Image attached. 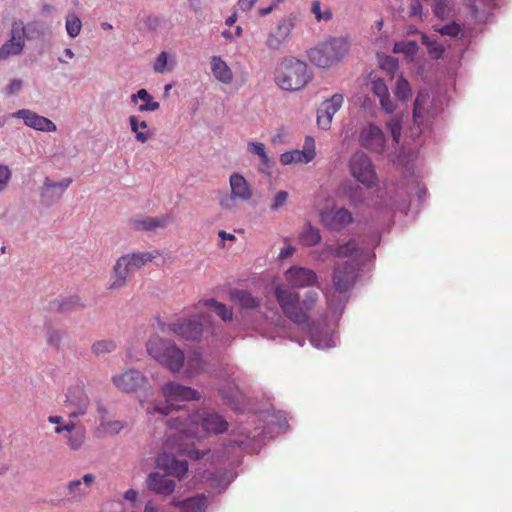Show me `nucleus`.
Instances as JSON below:
<instances>
[{
  "mask_svg": "<svg viewBox=\"0 0 512 512\" xmlns=\"http://www.w3.org/2000/svg\"><path fill=\"white\" fill-rule=\"evenodd\" d=\"M315 154L314 139L306 137L303 150H292L282 153L280 156V162L283 165L309 163L314 159Z\"/></svg>",
  "mask_w": 512,
  "mask_h": 512,
  "instance_id": "23",
  "label": "nucleus"
},
{
  "mask_svg": "<svg viewBox=\"0 0 512 512\" xmlns=\"http://www.w3.org/2000/svg\"><path fill=\"white\" fill-rule=\"evenodd\" d=\"M22 28L24 30V40L39 39L44 34L41 25L37 22H30L25 25L24 22L22 21Z\"/></svg>",
  "mask_w": 512,
  "mask_h": 512,
  "instance_id": "42",
  "label": "nucleus"
},
{
  "mask_svg": "<svg viewBox=\"0 0 512 512\" xmlns=\"http://www.w3.org/2000/svg\"><path fill=\"white\" fill-rule=\"evenodd\" d=\"M296 16L290 14L282 18L276 27L272 29L265 42L266 47L271 51L279 50L288 40L291 31L295 27Z\"/></svg>",
  "mask_w": 512,
  "mask_h": 512,
  "instance_id": "17",
  "label": "nucleus"
},
{
  "mask_svg": "<svg viewBox=\"0 0 512 512\" xmlns=\"http://www.w3.org/2000/svg\"><path fill=\"white\" fill-rule=\"evenodd\" d=\"M65 27H66L67 34L71 38H76L81 32V28H82L81 19L75 13H69L66 16Z\"/></svg>",
  "mask_w": 512,
  "mask_h": 512,
  "instance_id": "40",
  "label": "nucleus"
},
{
  "mask_svg": "<svg viewBox=\"0 0 512 512\" xmlns=\"http://www.w3.org/2000/svg\"><path fill=\"white\" fill-rule=\"evenodd\" d=\"M311 11L317 21H329L332 18V11L329 7L322 9L320 1H313Z\"/></svg>",
  "mask_w": 512,
  "mask_h": 512,
  "instance_id": "46",
  "label": "nucleus"
},
{
  "mask_svg": "<svg viewBox=\"0 0 512 512\" xmlns=\"http://www.w3.org/2000/svg\"><path fill=\"white\" fill-rule=\"evenodd\" d=\"M184 437L179 431L168 435L164 443L163 453L156 458V464L159 468L179 479L186 475L188 463L186 460L177 459L174 452L195 460L203 458L207 453V450L195 448L194 443H188L184 440Z\"/></svg>",
  "mask_w": 512,
  "mask_h": 512,
  "instance_id": "2",
  "label": "nucleus"
},
{
  "mask_svg": "<svg viewBox=\"0 0 512 512\" xmlns=\"http://www.w3.org/2000/svg\"><path fill=\"white\" fill-rule=\"evenodd\" d=\"M129 123H130V128H131L132 132L135 133L136 140L141 143L147 142V140L150 137V134L148 132H143V131L139 130L140 128L146 129L148 127L147 122L144 120L140 121L137 116L131 115L129 117Z\"/></svg>",
  "mask_w": 512,
  "mask_h": 512,
  "instance_id": "39",
  "label": "nucleus"
},
{
  "mask_svg": "<svg viewBox=\"0 0 512 512\" xmlns=\"http://www.w3.org/2000/svg\"><path fill=\"white\" fill-rule=\"evenodd\" d=\"M94 481L95 476L91 473L85 474L81 479L71 480L66 486L70 500L74 502L81 501L87 495Z\"/></svg>",
  "mask_w": 512,
  "mask_h": 512,
  "instance_id": "29",
  "label": "nucleus"
},
{
  "mask_svg": "<svg viewBox=\"0 0 512 512\" xmlns=\"http://www.w3.org/2000/svg\"><path fill=\"white\" fill-rule=\"evenodd\" d=\"M210 64L211 72L219 82L223 84H230L233 81L232 70L220 56H212Z\"/></svg>",
  "mask_w": 512,
  "mask_h": 512,
  "instance_id": "32",
  "label": "nucleus"
},
{
  "mask_svg": "<svg viewBox=\"0 0 512 512\" xmlns=\"http://www.w3.org/2000/svg\"><path fill=\"white\" fill-rule=\"evenodd\" d=\"M285 278L294 288H305L317 283L316 273L305 267H291L285 272Z\"/></svg>",
  "mask_w": 512,
  "mask_h": 512,
  "instance_id": "25",
  "label": "nucleus"
},
{
  "mask_svg": "<svg viewBox=\"0 0 512 512\" xmlns=\"http://www.w3.org/2000/svg\"><path fill=\"white\" fill-rule=\"evenodd\" d=\"M345 194L353 206H359L364 203L367 198L366 190L359 185H348L345 187Z\"/></svg>",
  "mask_w": 512,
  "mask_h": 512,
  "instance_id": "38",
  "label": "nucleus"
},
{
  "mask_svg": "<svg viewBox=\"0 0 512 512\" xmlns=\"http://www.w3.org/2000/svg\"><path fill=\"white\" fill-rule=\"evenodd\" d=\"M89 404L90 400L82 383H77L67 389L63 405L70 419L86 414Z\"/></svg>",
  "mask_w": 512,
  "mask_h": 512,
  "instance_id": "14",
  "label": "nucleus"
},
{
  "mask_svg": "<svg viewBox=\"0 0 512 512\" xmlns=\"http://www.w3.org/2000/svg\"><path fill=\"white\" fill-rule=\"evenodd\" d=\"M234 301L238 302L242 307V317L245 322L255 329L261 321L267 320L268 317L258 309L259 301L253 297L251 293L245 290H234L231 293Z\"/></svg>",
  "mask_w": 512,
  "mask_h": 512,
  "instance_id": "12",
  "label": "nucleus"
},
{
  "mask_svg": "<svg viewBox=\"0 0 512 512\" xmlns=\"http://www.w3.org/2000/svg\"><path fill=\"white\" fill-rule=\"evenodd\" d=\"M372 92L378 97L381 108L390 114V118L386 121V128L389 130L394 144H399L402 134L403 114L394 113L396 104L391 99L389 90L384 80L381 78L374 79L371 83Z\"/></svg>",
  "mask_w": 512,
  "mask_h": 512,
  "instance_id": "7",
  "label": "nucleus"
},
{
  "mask_svg": "<svg viewBox=\"0 0 512 512\" xmlns=\"http://www.w3.org/2000/svg\"><path fill=\"white\" fill-rule=\"evenodd\" d=\"M275 297L287 318L298 325L308 324L309 316L302 310L299 293L289 287L278 285L275 288Z\"/></svg>",
  "mask_w": 512,
  "mask_h": 512,
  "instance_id": "9",
  "label": "nucleus"
},
{
  "mask_svg": "<svg viewBox=\"0 0 512 512\" xmlns=\"http://www.w3.org/2000/svg\"><path fill=\"white\" fill-rule=\"evenodd\" d=\"M25 46L22 21L16 20L11 24L10 38L0 47V60L10 56H17L23 52Z\"/></svg>",
  "mask_w": 512,
  "mask_h": 512,
  "instance_id": "19",
  "label": "nucleus"
},
{
  "mask_svg": "<svg viewBox=\"0 0 512 512\" xmlns=\"http://www.w3.org/2000/svg\"><path fill=\"white\" fill-rule=\"evenodd\" d=\"M287 199H288V192L283 191V190L279 191L274 197L273 204L271 205V210L278 211L281 207L284 206Z\"/></svg>",
  "mask_w": 512,
  "mask_h": 512,
  "instance_id": "54",
  "label": "nucleus"
},
{
  "mask_svg": "<svg viewBox=\"0 0 512 512\" xmlns=\"http://www.w3.org/2000/svg\"><path fill=\"white\" fill-rule=\"evenodd\" d=\"M422 12V4L418 0L412 1L410 5V16H419Z\"/></svg>",
  "mask_w": 512,
  "mask_h": 512,
  "instance_id": "60",
  "label": "nucleus"
},
{
  "mask_svg": "<svg viewBox=\"0 0 512 512\" xmlns=\"http://www.w3.org/2000/svg\"><path fill=\"white\" fill-rule=\"evenodd\" d=\"M148 354L172 373H177L184 365L185 357L174 342L158 335L150 337L146 343Z\"/></svg>",
  "mask_w": 512,
  "mask_h": 512,
  "instance_id": "6",
  "label": "nucleus"
},
{
  "mask_svg": "<svg viewBox=\"0 0 512 512\" xmlns=\"http://www.w3.org/2000/svg\"><path fill=\"white\" fill-rule=\"evenodd\" d=\"M202 369V362L199 359H195L188 361L186 373L188 374V376H194Z\"/></svg>",
  "mask_w": 512,
  "mask_h": 512,
  "instance_id": "55",
  "label": "nucleus"
},
{
  "mask_svg": "<svg viewBox=\"0 0 512 512\" xmlns=\"http://www.w3.org/2000/svg\"><path fill=\"white\" fill-rule=\"evenodd\" d=\"M115 349L116 344L112 340H99L92 345V352L96 356L112 353Z\"/></svg>",
  "mask_w": 512,
  "mask_h": 512,
  "instance_id": "44",
  "label": "nucleus"
},
{
  "mask_svg": "<svg viewBox=\"0 0 512 512\" xmlns=\"http://www.w3.org/2000/svg\"><path fill=\"white\" fill-rule=\"evenodd\" d=\"M22 88V80L13 79L6 87V95L11 96L20 92Z\"/></svg>",
  "mask_w": 512,
  "mask_h": 512,
  "instance_id": "56",
  "label": "nucleus"
},
{
  "mask_svg": "<svg viewBox=\"0 0 512 512\" xmlns=\"http://www.w3.org/2000/svg\"><path fill=\"white\" fill-rule=\"evenodd\" d=\"M348 51L343 38H331L308 51V58L315 66L328 68L341 60Z\"/></svg>",
  "mask_w": 512,
  "mask_h": 512,
  "instance_id": "8",
  "label": "nucleus"
},
{
  "mask_svg": "<svg viewBox=\"0 0 512 512\" xmlns=\"http://www.w3.org/2000/svg\"><path fill=\"white\" fill-rule=\"evenodd\" d=\"M435 114L429 94L425 90L419 91L413 107V127L410 128V136L414 141L420 137L423 128Z\"/></svg>",
  "mask_w": 512,
  "mask_h": 512,
  "instance_id": "11",
  "label": "nucleus"
},
{
  "mask_svg": "<svg viewBox=\"0 0 512 512\" xmlns=\"http://www.w3.org/2000/svg\"><path fill=\"white\" fill-rule=\"evenodd\" d=\"M435 31L441 35L449 36L451 38H457L461 34V27L456 22H451L447 25L435 27Z\"/></svg>",
  "mask_w": 512,
  "mask_h": 512,
  "instance_id": "47",
  "label": "nucleus"
},
{
  "mask_svg": "<svg viewBox=\"0 0 512 512\" xmlns=\"http://www.w3.org/2000/svg\"><path fill=\"white\" fill-rule=\"evenodd\" d=\"M219 394L233 409L239 408L241 404V395L236 385L229 383L223 386L219 389Z\"/></svg>",
  "mask_w": 512,
  "mask_h": 512,
  "instance_id": "36",
  "label": "nucleus"
},
{
  "mask_svg": "<svg viewBox=\"0 0 512 512\" xmlns=\"http://www.w3.org/2000/svg\"><path fill=\"white\" fill-rule=\"evenodd\" d=\"M48 345L55 347L57 350L60 349V344L63 338V332L61 330L49 327L46 332Z\"/></svg>",
  "mask_w": 512,
  "mask_h": 512,
  "instance_id": "49",
  "label": "nucleus"
},
{
  "mask_svg": "<svg viewBox=\"0 0 512 512\" xmlns=\"http://www.w3.org/2000/svg\"><path fill=\"white\" fill-rule=\"evenodd\" d=\"M231 194L237 199L248 201L252 197V192L246 179L238 173L230 176Z\"/></svg>",
  "mask_w": 512,
  "mask_h": 512,
  "instance_id": "33",
  "label": "nucleus"
},
{
  "mask_svg": "<svg viewBox=\"0 0 512 512\" xmlns=\"http://www.w3.org/2000/svg\"><path fill=\"white\" fill-rule=\"evenodd\" d=\"M321 224L331 231H341L353 222L352 213L344 207H326L319 214Z\"/></svg>",
  "mask_w": 512,
  "mask_h": 512,
  "instance_id": "15",
  "label": "nucleus"
},
{
  "mask_svg": "<svg viewBox=\"0 0 512 512\" xmlns=\"http://www.w3.org/2000/svg\"><path fill=\"white\" fill-rule=\"evenodd\" d=\"M336 257H348L343 266H337L333 272V289L327 294V304L332 315L339 319L349 299V291L357 278V271L370 258L367 249L357 245L355 240L331 248Z\"/></svg>",
  "mask_w": 512,
  "mask_h": 512,
  "instance_id": "1",
  "label": "nucleus"
},
{
  "mask_svg": "<svg viewBox=\"0 0 512 512\" xmlns=\"http://www.w3.org/2000/svg\"><path fill=\"white\" fill-rule=\"evenodd\" d=\"M84 440L85 432L83 429H78L67 437V443L72 450L80 449L84 443Z\"/></svg>",
  "mask_w": 512,
  "mask_h": 512,
  "instance_id": "48",
  "label": "nucleus"
},
{
  "mask_svg": "<svg viewBox=\"0 0 512 512\" xmlns=\"http://www.w3.org/2000/svg\"><path fill=\"white\" fill-rule=\"evenodd\" d=\"M421 36L422 43L426 46L428 53L435 59L441 58L444 53V47L439 44L436 39L431 38L424 33H422Z\"/></svg>",
  "mask_w": 512,
  "mask_h": 512,
  "instance_id": "41",
  "label": "nucleus"
},
{
  "mask_svg": "<svg viewBox=\"0 0 512 512\" xmlns=\"http://www.w3.org/2000/svg\"><path fill=\"white\" fill-rule=\"evenodd\" d=\"M13 118L22 119L24 124L32 129L43 132L56 131V125L50 119L29 109H21L11 114Z\"/></svg>",
  "mask_w": 512,
  "mask_h": 512,
  "instance_id": "22",
  "label": "nucleus"
},
{
  "mask_svg": "<svg viewBox=\"0 0 512 512\" xmlns=\"http://www.w3.org/2000/svg\"><path fill=\"white\" fill-rule=\"evenodd\" d=\"M84 308L85 305L78 295H71L68 297L60 296L50 302V309L56 310L61 314H68Z\"/></svg>",
  "mask_w": 512,
  "mask_h": 512,
  "instance_id": "31",
  "label": "nucleus"
},
{
  "mask_svg": "<svg viewBox=\"0 0 512 512\" xmlns=\"http://www.w3.org/2000/svg\"><path fill=\"white\" fill-rule=\"evenodd\" d=\"M312 79V73L304 61L295 57H285L275 69V82L285 91H298Z\"/></svg>",
  "mask_w": 512,
  "mask_h": 512,
  "instance_id": "5",
  "label": "nucleus"
},
{
  "mask_svg": "<svg viewBox=\"0 0 512 512\" xmlns=\"http://www.w3.org/2000/svg\"><path fill=\"white\" fill-rule=\"evenodd\" d=\"M195 309L197 310L198 316L203 319L204 322H209V315L203 309L213 311L217 314L224 322L231 321L233 318V312L225 304L217 302L215 299H206L200 301Z\"/></svg>",
  "mask_w": 512,
  "mask_h": 512,
  "instance_id": "27",
  "label": "nucleus"
},
{
  "mask_svg": "<svg viewBox=\"0 0 512 512\" xmlns=\"http://www.w3.org/2000/svg\"><path fill=\"white\" fill-rule=\"evenodd\" d=\"M182 512H204L207 507V498L200 494L182 501L175 502Z\"/></svg>",
  "mask_w": 512,
  "mask_h": 512,
  "instance_id": "34",
  "label": "nucleus"
},
{
  "mask_svg": "<svg viewBox=\"0 0 512 512\" xmlns=\"http://www.w3.org/2000/svg\"><path fill=\"white\" fill-rule=\"evenodd\" d=\"M78 429H76V424L73 422V420L71 419L69 423H66L64 424L63 426H56L55 427V433L56 434H61L63 432H67L70 434H72L74 431H77Z\"/></svg>",
  "mask_w": 512,
  "mask_h": 512,
  "instance_id": "58",
  "label": "nucleus"
},
{
  "mask_svg": "<svg viewBox=\"0 0 512 512\" xmlns=\"http://www.w3.org/2000/svg\"><path fill=\"white\" fill-rule=\"evenodd\" d=\"M433 13L440 19H445L449 16L450 9L446 0H436L433 6Z\"/></svg>",
  "mask_w": 512,
  "mask_h": 512,
  "instance_id": "51",
  "label": "nucleus"
},
{
  "mask_svg": "<svg viewBox=\"0 0 512 512\" xmlns=\"http://www.w3.org/2000/svg\"><path fill=\"white\" fill-rule=\"evenodd\" d=\"M307 326L310 334L311 344L318 349H329L336 346V340L333 333H330L324 327L315 323L304 324Z\"/></svg>",
  "mask_w": 512,
  "mask_h": 512,
  "instance_id": "28",
  "label": "nucleus"
},
{
  "mask_svg": "<svg viewBox=\"0 0 512 512\" xmlns=\"http://www.w3.org/2000/svg\"><path fill=\"white\" fill-rule=\"evenodd\" d=\"M349 168L351 175L366 188L375 184L376 173L371 159L364 152H356L350 159Z\"/></svg>",
  "mask_w": 512,
  "mask_h": 512,
  "instance_id": "13",
  "label": "nucleus"
},
{
  "mask_svg": "<svg viewBox=\"0 0 512 512\" xmlns=\"http://www.w3.org/2000/svg\"><path fill=\"white\" fill-rule=\"evenodd\" d=\"M138 496V493L136 490L134 489H128L125 493H124V498L128 501H135L136 498Z\"/></svg>",
  "mask_w": 512,
  "mask_h": 512,
  "instance_id": "64",
  "label": "nucleus"
},
{
  "mask_svg": "<svg viewBox=\"0 0 512 512\" xmlns=\"http://www.w3.org/2000/svg\"><path fill=\"white\" fill-rule=\"evenodd\" d=\"M168 425L187 438H201L206 434H220L227 430V421L218 413L194 410L187 416H176L168 420Z\"/></svg>",
  "mask_w": 512,
  "mask_h": 512,
  "instance_id": "3",
  "label": "nucleus"
},
{
  "mask_svg": "<svg viewBox=\"0 0 512 512\" xmlns=\"http://www.w3.org/2000/svg\"><path fill=\"white\" fill-rule=\"evenodd\" d=\"M260 160L261 164L267 169H269L273 164L271 158L267 155L266 152L260 156Z\"/></svg>",
  "mask_w": 512,
  "mask_h": 512,
  "instance_id": "63",
  "label": "nucleus"
},
{
  "mask_svg": "<svg viewBox=\"0 0 512 512\" xmlns=\"http://www.w3.org/2000/svg\"><path fill=\"white\" fill-rule=\"evenodd\" d=\"M361 147L376 154H382L386 148V137L381 128L375 124H368L362 128L359 135Z\"/></svg>",
  "mask_w": 512,
  "mask_h": 512,
  "instance_id": "18",
  "label": "nucleus"
},
{
  "mask_svg": "<svg viewBox=\"0 0 512 512\" xmlns=\"http://www.w3.org/2000/svg\"><path fill=\"white\" fill-rule=\"evenodd\" d=\"M11 179V170L6 165H0V192L4 191Z\"/></svg>",
  "mask_w": 512,
  "mask_h": 512,
  "instance_id": "53",
  "label": "nucleus"
},
{
  "mask_svg": "<svg viewBox=\"0 0 512 512\" xmlns=\"http://www.w3.org/2000/svg\"><path fill=\"white\" fill-rule=\"evenodd\" d=\"M162 393L165 397V402L148 406L147 412L150 414L156 412L161 415L170 416L169 420L176 416L185 417L187 416V413H192L194 411L191 410L190 405H179V402L198 400L200 398V393L198 391L175 381H170L164 384L162 387Z\"/></svg>",
  "mask_w": 512,
  "mask_h": 512,
  "instance_id": "4",
  "label": "nucleus"
},
{
  "mask_svg": "<svg viewBox=\"0 0 512 512\" xmlns=\"http://www.w3.org/2000/svg\"><path fill=\"white\" fill-rule=\"evenodd\" d=\"M138 100L143 101V103L138 107L140 112L156 111L160 107L159 102L154 101L153 97L147 92L146 89H140L135 94L131 95L132 103L136 104Z\"/></svg>",
  "mask_w": 512,
  "mask_h": 512,
  "instance_id": "35",
  "label": "nucleus"
},
{
  "mask_svg": "<svg viewBox=\"0 0 512 512\" xmlns=\"http://www.w3.org/2000/svg\"><path fill=\"white\" fill-rule=\"evenodd\" d=\"M112 382L120 391L131 393L142 388L147 382V379L139 370L129 369L114 375Z\"/></svg>",
  "mask_w": 512,
  "mask_h": 512,
  "instance_id": "21",
  "label": "nucleus"
},
{
  "mask_svg": "<svg viewBox=\"0 0 512 512\" xmlns=\"http://www.w3.org/2000/svg\"><path fill=\"white\" fill-rule=\"evenodd\" d=\"M343 96L334 94L330 99L325 100L317 111V123L322 129H328L331 125L333 116L341 108Z\"/></svg>",
  "mask_w": 512,
  "mask_h": 512,
  "instance_id": "24",
  "label": "nucleus"
},
{
  "mask_svg": "<svg viewBox=\"0 0 512 512\" xmlns=\"http://www.w3.org/2000/svg\"><path fill=\"white\" fill-rule=\"evenodd\" d=\"M319 297L318 292L310 290L305 294L304 299L301 301L302 310L308 315V312L313 308Z\"/></svg>",
  "mask_w": 512,
  "mask_h": 512,
  "instance_id": "50",
  "label": "nucleus"
},
{
  "mask_svg": "<svg viewBox=\"0 0 512 512\" xmlns=\"http://www.w3.org/2000/svg\"><path fill=\"white\" fill-rule=\"evenodd\" d=\"M394 93L399 100L405 101L411 97V87L408 81L402 77L397 79Z\"/></svg>",
  "mask_w": 512,
  "mask_h": 512,
  "instance_id": "45",
  "label": "nucleus"
},
{
  "mask_svg": "<svg viewBox=\"0 0 512 512\" xmlns=\"http://www.w3.org/2000/svg\"><path fill=\"white\" fill-rule=\"evenodd\" d=\"M73 182L72 178H63L60 181H53L46 177L40 191L41 203L47 207L56 203L63 195L64 191Z\"/></svg>",
  "mask_w": 512,
  "mask_h": 512,
  "instance_id": "20",
  "label": "nucleus"
},
{
  "mask_svg": "<svg viewBox=\"0 0 512 512\" xmlns=\"http://www.w3.org/2000/svg\"><path fill=\"white\" fill-rule=\"evenodd\" d=\"M257 0H238V5L242 11H249Z\"/></svg>",
  "mask_w": 512,
  "mask_h": 512,
  "instance_id": "62",
  "label": "nucleus"
},
{
  "mask_svg": "<svg viewBox=\"0 0 512 512\" xmlns=\"http://www.w3.org/2000/svg\"><path fill=\"white\" fill-rule=\"evenodd\" d=\"M237 198L233 197L232 194L226 195L220 199V205L224 209H234L236 206L235 200Z\"/></svg>",
  "mask_w": 512,
  "mask_h": 512,
  "instance_id": "59",
  "label": "nucleus"
},
{
  "mask_svg": "<svg viewBox=\"0 0 512 512\" xmlns=\"http://www.w3.org/2000/svg\"><path fill=\"white\" fill-rule=\"evenodd\" d=\"M172 222V217L168 214L155 217L144 216L131 220V227L137 231L154 232L166 228Z\"/></svg>",
  "mask_w": 512,
  "mask_h": 512,
  "instance_id": "26",
  "label": "nucleus"
},
{
  "mask_svg": "<svg viewBox=\"0 0 512 512\" xmlns=\"http://www.w3.org/2000/svg\"><path fill=\"white\" fill-rule=\"evenodd\" d=\"M160 329L162 332H173L185 340L196 341L204 331V323L191 319H179L174 323H162Z\"/></svg>",
  "mask_w": 512,
  "mask_h": 512,
  "instance_id": "16",
  "label": "nucleus"
},
{
  "mask_svg": "<svg viewBox=\"0 0 512 512\" xmlns=\"http://www.w3.org/2000/svg\"><path fill=\"white\" fill-rule=\"evenodd\" d=\"M276 423L280 429H285L288 426V421L283 413H278L276 416Z\"/></svg>",
  "mask_w": 512,
  "mask_h": 512,
  "instance_id": "61",
  "label": "nucleus"
},
{
  "mask_svg": "<svg viewBox=\"0 0 512 512\" xmlns=\"http://www.w3.org/2000/svg\"><path fill=\"white\" fill-rule=\"evenodd\" d=\"M418 48L416 41H399L394 44L393 51L395 53H403L407 56H414L417 53Z\"/></svg>",
  "mask_w": 512,
  "mask_h": 512,
  "instance_id": "43",
  "label": "nucleus"
},
{
  "mask_svg": "<svg viewBox=\"0 0 512 512\" xmlns=\"http://www.w3.org/2000/svg\"><path fill=\"white\" fill-rule=\"evenodd\" d=\"M248 151L258 155L259 157L266 152L265 145L261 142H249Z\"/></svg>",
  "mask_w": 512,
  "mask_h": 512,
  "instance_id": "57",
  "label": "nucleus"
},
{
  "mask_svg": "<svg viewBox=\"0 0 512 512\" xmlns=\"http://www.w3.org/2000/svg\"><path fill=\"white\" fill-rule=\"evenodd\" d=\"M154 258L155 255L151 252H136L120 257L114 266L115 280L109 289L123 287L129 273L140 269Z\"/></svg>",
  "mask_w": 512,
  "mask_h": 512,
  "instance_id": "10",
  "label": "nucleus"
},
{
  "mask_svg": "<svg viewBox=\"0 0 512 512\" xmlns=\"http://www.w3.org/2000/svg\"><path fill=\"white\" fill-rule=\"evenodd\" d=\"M148 488L156 494L169 495L175 489V481L158 472L150 473L147 477Z\"/></svg>",
  "mask_w": 512,
  "mask_h": 512,
  "instance_id": "30",
  "label": "nucleus"
},
{
  "mask_svg": "<svg viewBox=\"0 0 512 512\" xmlns=\"http://www.w3.org/2000/svg\"><path fill=\"white\" fill-rule=\"evenodd\" d=\"M168 54L166 51H162L153 64V69L156 73H164L167 70H170L168 67Z\"/></svg>",
  "mask_w": 512,
  "mask_h": 512,
  "instance_id": "52",
  "label": "nucleus"
},
{
  "mask_svg": "<svg viewBox=\"0 0 512 512\" xmlns=\"http://www.w3.org/2000/svg\"><path fill=\"white\" fill-rule=\"evenodd\" d=\"M300 242L305 246H314L321 241L319 229L307 223L299 235Z\"/></svg>",
  "mask_w": 512,
  "mask_h": 512,
  "instance_id": "37",
  "label": "nucleus"
}]
</instances>
